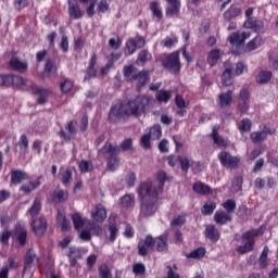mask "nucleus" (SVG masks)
I'll return each instance as SVG.
<instances>
[{
    "label": "nucleus",
    "mask_w": 278,
    "mask_h": 278,
    "mask_svg": "<svg viewBox=\"0 0 278 278\" xmlns=\"http://www.w3.org/2000/svg\"><path fill=\"white\" fill-rule=\"evenodd\" d=\"M166 172L161 170L156 174L154 181L146 180L137 188V194L141 201V216H153L157 212V197L164 192Z\"/></svg>",
    "instance_id": "nucleus-1"
},
{
    "label": "nucleus",
    "mask_w": 278,
    "mask_h": 278,
    "mask_svg": "<svg viewBox=\"0 0 278 278\" xmlns=\"http://www.w3.org/2000/svg\"><path fill=\"white\" fill-rule=\"evenodd\" d=\"M151 101H153L151 97L138 96L130 99L125 105L117 103L111 109L109 121L116 123L122 116H142L149 110Z\"/></svg>",
    "instance_id": "nucleus-2"
},
{
    "label": "nucleus",
    "mask_w": 278,
    "mask_h": 278,
    "mask_svg": "<svg viewBox=\"0 0 278 278\" xmlns=\"http://www.w3.org/2000/svg\"><path fill=\"white\" fill-rule=\"evenodd\" d=\"M264 229H266V227L261 226L258 229L244 232L241 237L243 245H240L237 249L238 253H240L241 255H244V253H250L255 244L253 238H256V236H262V233H264Z\"/></svg>",
    "instance_id": "nucleus-3"
},
{
    "label": "nucleus",
    "mask_w": 278,
    "mask_h": 278,
    "mask_svg": "<svg viewBox=\"0 0 278 278\" xmlns=\"http://www.w3.org/2000/svg\"><path fill=\"white\" fill-rule=\"evenodd\" d=\"M218 160L225 168H238V166H240V157L232 156L227 151H222L218 154Z\"/></svg>",
    "instance_id": "nucleus-4"
},
{
    "label": "nucleus",
    "mask_w": 278,
    "mask_h": 278,
    "mask_svg": "<svg viewBox=\"0 0 278 278\" xmlns=\"http://www.w3.org/2000/svg\"><path fill=\"white\" fill-rule=\"evenodd\" d=\"M164 66L170 73H179L181 71V63L179 62V52H173L165 59Z\"/></svg>",
    "instance_id": "nucleus-5"
},
{
    "label": "nucleus",
    "mask_w": 278,
    "mask_h": 278,
    "mask_svg": "<svg viewBox=\"0 0 278 278\" xmlns=\"http://www.w3.org/2000/svg\"><path fill=\"white\" fill-rule=\"evenodd\" d=\"M249 38H251V31L233 33L228 37V41L237 49H240L244 45V40H249Z\"/></svg>",
    "instance_id": "nucleus-6"
},
{
    "label": "nucleus",
    "mask_w": 278,
    "mask_h": 278,
    "mask_svg": "<svg viewBox=\"0 0 278 278\" xmlns=\"http://www.w3.org/2000/svg\"><path fill=\"white\" fill-rule=\"evenodd\" d=\"M225 71L222 75V84L223 86L229 87L233 85V65L229 62L224 64Z\"/></svg>",
    "instance_id": "nucleus-7"
},
{
    "label": "nucleus",
    "mask_w": 278,
    "mask_h": 278,
    "mask_svg": "<svg viewBox=\"0 0 278 278\" xmlns=\"http://www.w3.org/2000/svg\"><path fill=\"white\" fill-rule=\"evenodd\" d=\"M238 110L241 112V114H245V112H249V90L242 89L239 94V104Z\"/></svg>",
    "instance_id": "nucleus-8"
},
{
    "label": "nucleus",
    "mask_w": 278,
    "mask_h": 278,
    "mask_svg": "<svg viewBox=\"0 0 278 278\" xmlns=\"http://www.w3.org/2000/svg\"><path fill=\"white\" fill-rule=\"evenodd\" d=\"M31 227L35 236H43L45 231H47V219L39 217L33 222Z\"/></svg>",
    "instance_id": "nucleus-9"
},
{
    "label": "nucleus",
    "mask_w": 278,
    "mask_h": 278,
    "mask_svg": "<svg viewBox=\"0 0 278 278\" xmlns=\"http://www.w3.org/2000/svg\"><path fill=\"white\" fill-rule=\"evenodd\" d=\"M168 7L166 8V16H177L181 10V0H166Z\"/></svg>",
    "instance_id": "nucleus-10"
},
{
    "label": "nucleus",
    "mask_w": 278,
    "mask_h": 278,
    "mask_svg": "<svg viewBox=\"0 0 278 278\" xmlns=\"http://www.w3.org/2000/svg\"><path fill=\"white\" fill-rule=\"evenodd\" d=\"M233 103V91L228 90L218 94V105L222 108H229Z\"/></svg>",
    "instance_id": "nucleus-11"
},
{
    "label": "nucleus",
    "mask_w": 278,
    "mask_h": 278,
    "mask_svg": "<svg viewBox=\"0 0 278 278\" xmlns=\"http://www.w3.org/2000/svg\"><path fill=\"white\" fill-rule=\"evenodd\" d=\"M91 218L97 223H103L105 218H108V212L103 205H97L94 210L91 212Z\"/></svg>",
    "instance_id": "nucleus-12"
},
{
    "label": "nucleus",
    "mask_w": 278,
    "mask_h": 278,
    "mask_svg": "<svg viewBox=\"0 0 278 278\" xmlns=\"http://www.w3.org/2000/svg\"><path fill=\"white\" fill-rule=\"evenodd\" d=\"M155 244L153 237L148 236L144 241H140L138 244L139 255H147L148 250L152 249Z\"/></svg>",
    "instance_id": "nucleus-13"
},
{
    "label": "nucleus",
    "mask_w": 278,
    "mask_h": 278,
    "mask_svg": "<svg viewBox=\"0 0 278 278\" xmlns=\"http://www.w3.org/2000/svg\"><path fill=\"white\" fill-rule=\"evenodd\" d=\"M10 66L13 68V71H17V73H25L29 65L27 64V61H23L17 58H13L10 61Z\"/></svg>",
    "instance_id": "nucleus-14"
},
{
    "label": "nucleus",
    "mask_w": 278,
    "mask_h": 278,
    "mask_svg": "<svg viewBox=\"0 0 278 278\" xmlns=\"http://www.w3.org/2000/svg\"><path fill=\"white\" fill-rule=\"evenodd\" d=\"M268 134L273 136V134H275V130L265 129L263 131H254V132H251L250 138L252 142L257 143L266 140V138L268 137Z\"/></svg>",
    "instance_id": "nucleus-15"
},
{
    "label": "nucleus",
    "mask_w": 278,
    "mask_h": 278,
    "mask_svg": "<svg viewBox=\"0 0 278 278\" xmlns=\"http://www.w3.org/2000/svg\"><path fill=\"white\" fill-rule=\"evenodd\" d=\"M29 179L27 173L23 170H12L11 172V184L17 186V184H23V181Z\"/></svg>",
    "instance_id": "nucleus-16"
},
{
    "label": "nucleus",
    "mask_w": 278,
    "mask_h": 278,
    "mask_svg": "<svg viewBox=\"0 0 278 278\" xmlns=\"http://www.w3.org/2000/svg\"><path fill=\"white\" fill-rule=\"evenodd\" d=\"M38 256H36V252L34 250H28L26 252L25 261H24V273H27L29 268H31V264H37Z\"/></svg>",
    "instance_id": "nucleus-17"
},
{
    "label": "nucleus",
    "mask_w": 278,
    "mask_h": 278,
    "mask_svg": "<svg viewBox=\"0 0 278 278\" xmlns=\"http://www.w3.org/2000/svg\"><path fill=\"white\" fill-rule=\"evenodd\" d=\"M72 220L74 223L75 229H81V227H84V229H87L88 228V223H90V219L83 218L79 213L73 214L72 215Z\"/></svg>",
    "instance_id": "nucleus-18"
},
{
    "label": "nucleus",
    "mask_w": 278,
    "mask_h": 278,
    "mask_svg": "<svg viewBox=\"0 0 278 278\" xmlns=\"http://www.w3.org/2000/svg\"><path fill=\"white\" fill-rule=\"evenodd\" d=\"M132 81H136L137 90H140L142 88V86H144L146 84H149V81H150L149 73H147V72H139L135 76Z\"/></svg>",
    "instance_id": "nucleus-19"
},
{
    "label": "nucleus",
    "mask_w": 278,
    "mask_h": 278,
    "mask_svg": "<svg viewBox=\"0 0 278 278\" xmlns=\"http://www.w3.org/2000/svg\"><path fill=\"white\" fill-rule=\"evenodd\" d=\"M262 45H264V40L262 39V36L257 35L247 43L245 51L247 52L255 51V49H260Z\"/></svg>",
    "instance_id": "nucleus-20"
},
{
    "label": "nucleus",
    "mask_w": 278,
    "mask_h": 278,
    "mask_svg": "<svg viewBox=\"0 0 278 278\" xmlns=\"http://www.w3.org/2000/svg\"><path fill=\"white\" fill-rule=\"evenodd\" d=\"M205 236L210 238L212 242H218V240H220V232H218L214 225L206 226Z\"/></svg>",
    "instance_id": "nucleus-21"
},
{
    "label": "nucleus",
    "mask_w": 278,
    "mask_h": 278,
    "mask_svg": "<svg viewBox=\"0 0 278 278\" xmlns=\"http://www.w3.org/2000/svg\"><path fill=\"white\" fill-rule=\"evenodd\" d=\"M39 187L40 180L28 181L20 187V192H24V194H29V192H34V190Z\"/></svg>",
    "instance_id": "nucleus-22"
},
{
    "label": "nucleus",
    "mask_w": 278,
    "mask_h": 278,
    "mask_svg": "<svg viewBox=\"0 0 278 278\" xmlns=\"http://www.w3.org/2000/svg\"><path fill=\"white\" fill-rule=\"evenodd\" d=\"M156 251L164 252L168 250V237L166 235H162L155 239Z\"/></svg>",
    "instance_id": "nucleus-23"
},
{
    "label": "nucleus",
    "mask_w": 278,
    "mask_h": 278,
    "mask_svg": "<svg viewBox=\"0 0 278 278\" xmlns=\"http://www.w3.org/2000/svg\"><path fill=\"white\" fill-rule=\"evenodd\" d=\"M119 200H121L122 206L126 207V210H131V207L136 205V197L134 194H125Z\"/></svg>",
    "instance_id": "nucleus-24"
},
{
    "label": "nucleus",
    "mask_w": 278,
    "mask_h": 278,
    "mask_svg": "<svg viewBox=\"0 0 278 278\" xmlns=\"http://www.w3.org/2000/svg\"><path fill=\"white\" fill-rule=\"evenodd\" d=\"M68 14L71 18H74V21H77V18H81V9H79V4L70 2L68 7Z\"/></svg>",
    "instance_id": "nucleus-25"
},
{
    "label": "nucleus",
    "mask_w": 278,
    "mask_h": 278,
    "mask_svg": "<svg viewBox=\"0 0 278 278\" xmlns=\"http://www.w3.org/2000/svg\"><path fill=\"white\" fill-rule=\"evenodd\" d=\"M100 151L101 153H105L106 155H116V153L121 152V148H118V146L116 144L106 142Z\"/></svg>",
    "instance_id": "nucleus-26"
},
{
    "label": "nucleus",
    "mask_w": 278,
    "mask_h": 278,
    "mask_svg": "<svg viewBox=\"0 0 278 278\" xmlns=\"http://www.w3.org/2000/svg\"><path fill=\"white\" fill-rule=\"evenodd\" d=\"M214 220L217 223V225H226V223L231 220V215L225 212H216L214 215Z\"/></svg>",
    "instance_id": "nucleus-27"
},
{
    "label": "nucleus",
    "mask_w": 278,
    "mask_h": 278,
    "mask_svg": "<svg viewBox=\"0 0 278 278\" xmlns=\"http://www.w3.org/2000/svg\"><path fill=\"white\" fill-rule=\"evenodd\" d=\"M218 126L213 127L212 138L213 142L217 144V147H227V140L223 139V137L218 136Z\"/></svg>",
    "instance_id": "nucleus-28"
},
{
    "label": "nucleus",
    "mask_w": 278,
    "mask_h": 278,
    "mask_svg": "<svg viewBox=\"0 0 278 278\" xmlns=\"http://www.w3.org/2000/svg\"><path fill=\"white\" fill-rule=\"evenodd\" d=\"M56 223L60 225L62 231H66V229L71 227V222L66 220V214H64V212L58 213Z\"/></svg>",
    "instance_id": "nucleus-29"
},
{
    "label": "nucleus",
    "mask_w": 278,
    "mask_h": 278,
    "mask_svg": "<svg viewBox=\"0 0 278 278\" xmlns=\"http://www.w3.org/2000/svg\"><path fill=\"white\" fill-rule=\"evenodd\" d=\"M273 79V72L270 71H261L256 76L257 84H268Z\"/></svg>",
    "instance_id": "nucleus-30"
},
{
    "label": "nucleus",
    "mask_w": 278,
    "mask_h": 278,
    "mask_svg": "<svg viewBox=\"0 0 278 278\" xmlns=\"http://www.w3.org/2000/svg\"><path fill=\"white\" fill-rule=\"evenodd\" d=\"M241 10L238 7H231L224 13L225 21H231V18H236L237 16H240Z\"/></svg>",
    "instance_id": "nucleus-31"
},
{
    "label": "nucleus",
    "mask_w": 278,
    "mask_h": 278,
    "mask_svg": "<svg viewBox=\"0 0 278 278\" xmlns=\"http://www.w3.org/2000/svg\"><path fill=\"white\" fill-rule=\"evenodd\" d=\"M40 210H42V203L40 202V198H36L33 206L28 210V214L34 218V216L40 214Z\"/></svg>",
    "instance_id": "nucleus-32"
},
{
    "label": "nucleus",
    "mask_w": 278,
    "mask_h": 278,
    "mask_svg": "<svg viewBox=\"0 0 278 278\" xmlns=\"http://www.w3.org/2000/svg\"><path fill=\"white\" fill-rule=\"evenodd\" d=\"M186 257H188V260H201V257H205V248H198L186 254Z\"/></svg>",
    "instance_id": "nucleus-33"
},
{
    "label": "nucleus",
    "mask_w": 278,
    "mask_h": 278,
    "mask_svg": "<svg viewBox=\"0 0 278 278\" xmlns=\"http://www.w3.org/2000/svg\"><path fill=\"white\" fill-rule=\"evenodd\" d=\"M193 191H195L197 194H210V186L198 181L193 185Z\"/></svg>",
    "instance_id": "nucleus-34"
},
{
    "label": "nucleus",
    "mask_w": 278,
    "mask_h": 278,
    "mask_svg": "<svg viewBox=\"0 0 278 278\" xmlns=\"http://www.w3.org/2000/svg\"><path fill=\"white\" fill-rule=\"evenodd\" d=\"M109 240L110 242H116V238H118V225L116 224H109Z\"/></svg>",
    "instance_id": "nucleus-35"
},
{
    "label": "nucleus",
    "mask_w": 278,
    "mask_h": 278,
    "mask_svg": "<svg viewBox=\"0 0 278 278\" xmlns=\"http://www.w3.org/2000/svg\"><path fill=\"white\" fill-rule=\"evenodd\" d=\"M45 73H47L49 77H56L58 67L55 66V64H53L51 60H48L46 62Z\"/></svg>",
    "instance_id": "nucleus-36"
},
{
    "label": "nucleus",
    "mask_w": 278,
    "mask_h": 278,
    "mask_svg": "<svg viewBox=\"0 0 278 278\" xmlns=\"http://www.w3.org/2000/svg\"><path fill=\"white\" fill-rule=\"evenodd\" d=\"M177 42H178L177 36L172 35V36L163 39L161 41V45H162V47H165V49H173V47H175V45H177Z\"/></svg>",
    "instance_id": "nucleus-37"
},
{
    "label": "nucleus",
    "mask_w": 278,
    "mask_h": 278,
    "mask_svg": "<svg viewBox=\"0 0 278 278\" xmlns=\"http://www.w3.org/2000/svg\"><path fill=\"white\" fill-rule=\"evenodd\" d=\"M156 100L160 101V103H166L167 101H170V98L173 97V91H164L160 90L156 92Z\"/></svg>",
    "instance_id": "nucleus-38"
},
{
    "label": "nucleus",
    "mask_w": 278,
    "mask_h": 278,
    "mask_svg": "<svg viewBox=\"0 0 278 278\" xmlns=\"http://www.w3.org/2000/svg\"><path fill=\"white\" fill-rule=\"evenodd\" d=\"M148 134L150 135L151 140H160V138H162V126L154 125L150 128Z\"/></svg>",
    "instance_id": "nucleus-39"
},
{
    "label": "nucleus",
    "mask_w": 278,
    "mask_h": 278,
    "mask_svg": "<svg viewBox=\"0 0 278 278\" xmlns=\"http://www.w3.org/2000/svg\"><path fill=\"white\" fill-rule=\"evenodd\" d=\"M24 84L25 86H30L33 90H36V86L31 84V81L24 80L23 77L13 75L12 86H24Z\"/></svg>",
    "instance_id": "nucleus-40"
},
{
    "label": "nucleus",
    "mask_w": 278,
    "mask_h": 278,
    "mask_svg": "<svg viewBox=\"0 0 278 278\" xmlns=\"http://www.w3.org/2000/svg\"><path fill=\"white\" fill-rule=\"evenodd\" d=\"M220 58V50L214 49L208 53L207 62L211 66H215Z\"/></svg>",
    "instance_id": "nucleus-41"
},
{
    "label": "nucleus",
    "mask_w": 278,
    "mask_h": 278,
    "mask_svg": "<svg viewBox=\"0 0 278 278\" xmlns=\"http://www.w3.org/2000/svg\"><path fill=\"white\" fill-rule=\"evenodd\" d=\"M16 239L21 247H25V242H27V229L20 228L16 230Z\"/></svg>",
    "instance_id": "nucleus-42"
},
{
    "label": "nucleus",
    "mask_w": 278,
    "mask_h": 278,
    "mask_svg": "<svg viewBox=\"0 0 278 278\" xmlns=\"http://www.w3.org/2000/svg\"><path fill=\"white\" fill-rule=\"evenodd\" d=\"M132 273L134 275H136L137 277H142L146 275L147 273V267L144 266V264L142 263H135L132 265Z\"/></svg>",
    "instance_id": "nucleus-43"
},
{
    "label": "nucleus",
    "mask_w": 278,
    "mask_h": 278,
    "mask_svg": "<svg viewBox=\"0 0 278 278\" xmlns=\"http://www.w3.org/2000/svg\"><path fill=\"white\" fill-rule=\"evenodd\" d=\"M61 181L65 188L71 186V181H73V173L70 169H66L61 174Z\"/></svg>",
    "instance_id": "nucleus-44"
},
{
    "label": "nucleus",
    "mask_w": 278,
    "mask_h": 278,
    "mask_svg": "<svg viewBox=\"0 0 278 278\" xmlns=\"http://www.w3.org/2000/svg\"><path fill=\"white\" fill-rule=\"evenodd\" d=\"M94 64H97V55L93 54L90 59L89 70L87 75L85 76V79H90V77H94L97 75V72L94 71Z\"/></svg>",
    "instance_id": "nucleus-45"
},
{
    "label": "nucleus",
    "mask_w": 278,
    "mask_h": 278,
    "mask_svg": "<svg viewBox=\"0 0 278 278\" xmlns=\"http://www.w3.org/2000/svg\"><path fill=\"white\" fill-rule=\"evenodd\" d=\"M136 75L138 74L136 73V67H134L132 65L124 67V77H127L129 81H134Z\"/></svg>",
    "instance_id": "nucleus-46"
},
{
    "label": "nucleus",
    "mask_w": 278,
    "mask_h": 278,
    "mask_svg": "<svg viewBox=\"0 0 278 278\" xmlns=\"http://www.w3.org/2000/svg\"><path fill=\"white\" fill-rule=\"evenodd\" d=\"M137 49H138V46L136 45V40L130 39L126 42L125 53L126 55H134Z\"/></svg>",
    "instance_id": "nucleus-47"
},
{
    "label": "nucleus",
    "mask_w": 278,
    "mask_h": 278,
    "mask_svg": "<svg viewBox=\"0 0 278 278\" xmlns=\"http://www.w3.org/2000/svg\"><path fill=\"white\" fill-rule=\"evenodd\" d=\"M268 247H265L262 251V254L258 258V264H261V266H263V268H266L268 266Z\"/></svg>",
    "instance_id": "nucleus-48"
},
{
    "label": "nucleus",
    "mask_w": 278,
    "mask_h": 278,
    "mask_svg": "<svg viewBox=\"0 0 278 278\" xmlns=\"http://www.w3.org/2000/svg\"><path fill=\"white\" fill-rule=\"evenodd\" d=\"M214 210H216V203L214 201H207L202 208V214H214Z\"/></svg>",
    "instance_id": "nucleus-49"
},
{
    "label": "nucleus",
    "mask_w": 278,
    "mask_h": 278,
    "mask_svg": "<svg viewBox=\"0 0 278 278\" xmlns=\"http://www.w3.org/2000/svg\"><path fill=\"white\" fill-rule=\"evenodd\" d=\"M118 166H121V159L116 157V156H112L108 160V169L109 170H116V168H118Z\"/></svg>",
    "instance_id": "nucleus-50"
},
{
    "label": "nucleus",
    "mask_w": 278,
    "mask_h": 278,
    "mask_svg": "<svg viewBox=\"0 0 278 278\" xmlns=\"http://www.w3.org/2000/svg\"><path fill=\"white\" fill-rule=\"evenodd\" d=\"M87 229H89V231H92L94 236H101V233H103V229L101 228V226H97V224H94V222H87Z\"/></svg>",
    "instance_id": "nucleus-51"
},
{
    "label": "nucleus",
    "mask_w": 278,
    "mask_h": 278,
    "mask_svg": "<svg viewBox=\"0 0 278 278\" xmlns=\"http://www.w3.org/2000/svg\"><path fill=\"white\" fill-rule=\"evenodd\" d=\"M151 60V53L147 50H142L139 52L137 63L138 64H144V62H149Z\"/></svg>",
    "instance_id": "nucleus-52"
},
{
    "label": "nucleus",
    "mask_w": 278,
    "mask_h": 278,
    "mask_svg": "<svg viewBox=\"0 0 278 278\" xmlns=\"http://www.w3.org/2000/svg\"><path fill=\"white\" fill-rule=\"evenodd\" d=\"M68 199V192L64 190H60L53 194V201L56 203H62V201H66Z\"/></svg>",
    "instance_id": "nucleus-53"
},
{
    "label": "nucleus",
    "mask_w": 278,
    "mask_h": 278,
    "mask_svg": "<svg viewBox=\"0 0 278 278\" xmlns=\"http://www.w3.org/2000/svg\"><path fill=\"white\" fill-rule=\"evenodd\" d=\"M150 10L153 13V16L156 18H162V8L157 2H151Z\"/></svg>",
    "instance_id": "nucleus-54"
},
{
    "label": "nucleus",
    "mask_w": 278,
    "mask_h": 278,
    "mask_svg": "<svg viewBox=\"0 0 278 278\" xmlns=\"http://www.w3.org/2000/svg\"><path fill=\"white\" fill-rule=\"evenodd\" d=\"M239 130L241 131V134L251 131V119L243 118L239 126Z\"/></svg>",
    "instance_id": "nucleus-55"
},
{
    "label": "nucleus",
    "mask_w": 278,
    "mask_h": 278,
    "mask_svg": "<svg viewBox=\"0 0 278 278\" xmlns=\"http://www.w3.org/2000/svg\"><path fill=\"white\" fill-rule=\"evenodd\" d=\"M223 207H225L226 212L228 214H231L236 210V200L229 199L226 202L223 203Z\"/></svg>",
    "instance_id": "nucleus-56"
},
{
    "label": "nucleus",
    "mask_w": 278,
    "mask_h": 278,
    "mask_svg": "<svg viewBox=\"0 0 278 278\" xmlns=\"http://www.w3.org/2000/svg\"><path fill=\"white\" fill-rule=\"evenodd\" d=\"M140 144L143 149H151V137L149 132L144 134L140 139Z\"/></svg>",
    "instance_id": "nucleus-57"
},
{
    "label": "nucleus",
    "mask_w": 278,
    "mask_h": 278,
    "mask_svg": "<svg viewBox=\"0 0 278 278\" xmlns=\"http://www.w3.org/2000/svg\"><path fill=\"white\" fill-rule=\"evenodd\" d=\"M79 169L81 173H90V170L92 169V163L88 161H81L79 163Z\"/></svg>",
    "instance_id": "nucleus-58"
},
{
    "label": "nucleus",
    "mask_w": 278,
    "mask_h": 278,
    "mask_svg": "<svg viewBox=\"0 0 278 278\" xmlns=\"http://www.w3.org/2000/svg\"><path fill=\"white\" fill-rule=\"evenodd\" d=\"M180 168L184 170V173H188V168H190V165L192 164V161L188 157L180 159Z\"/></svg>",
    "instance_id": "nucleus-59"
},
{
    "label": "nucleus",
    "mask_w": 278,
    "mask_h": 278,
    "mask_svg": "<svg viewBox=\"0 0 278 278\" xmlns=\"http://www.w3.org/2000/svg\"><path fill=\"white\" fill-rule=\"evenodd\" d=\"M247 71V65L243 64L242 62L237 63L235 72H232V75L236 77L242 75Z\"/></svg>",
    "instance_id": "nucleus-60"
},
{
    "label": "nucleus",
    "mask_w": 278,
    "mask_h": 278,
    "mask_svg": "<svg viewBox=\"0 0 278 278\" xmlns=\"http://www.w3.org/2000/svg\"><path fill=\"white\" fill-rule=\"evenodd\" d=\"M61 90L62 92H71L73 90V81L70 79H65L63 83H61Z\"/></svg>",
    "instance_id": "nucleus-61"
},
{
    "label": "nucleus",
    "mask_w": 278,
    "mask_h": 278,
    "mask_svg": "<svg viewBox=\"0 0 278 278\" xmlns=\"http://www.w3.org/2000/svg\"><path fill=\"white\" fill-rule=\"evenodd\" d=\"M80 240H85L86 242L92 240V232H90V229L85 228L80 235H79Z\"/></svg>",
    "instance_id": "nucleus-62"
},
{
    "label": "nucleus",
    "mask_w": 278,
    "mask_h": 278,
    "mask_svg": "<svg viewBox=\"0 0 278 278\" xmlns=\"http://www.w3.org/2000/svg\"><path fill=\"white\" fill-rule=\"evenodd\" d=\"M60 49H62L63 53H66V51H68V37L66 35H63L61 38Z\"/></svg>",
    "instance_id": "nucleus-63"
},
{
    "label": "nucleus",
    "mask_w": 278,
    "mask_h": 278,
    "mask_svg": "<svg viewBox=\"0 0 278 278\" xmlns=\"http://www.w3.org/2000/svg\"><path fill=\"white\" fill-rule=\"evenodd\" d=\"M126 184L129 188L134 187L136 184V174L134 172H130L126 176Z\"/></svg>",
    "instance_id": "nucleus-64"
}]
</instances>
